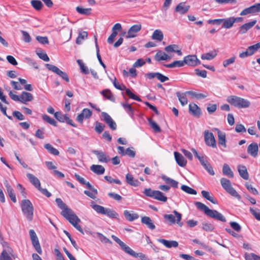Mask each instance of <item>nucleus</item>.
<instances>
[{
	"instance_id": "nucleus-2",
	"label": "nucleus",
	"mask_w": 260,
	"mask_h": 260,
	"mask_svg": "<svg viewBox=\"0 0 260 260\" xmlns=\"http://www.w3.org/2000/svg\"><path fill=\"white\" fill-rule=\"evenodd\" d=\"M194 205L198 209L203 211L206 215L210 217L222 222H225L226 221V218L221 213L217 210L210 209L203 203L200 202H196L194 203Z\"/></svg>"
},
{
	"instance_id": "nucleus-14",
	"label": "nucleus",
	"mask_w": 260,
	"mask_h": 260,
	"mask_svg": "<svg viewBox=\"0 0 260 260\" xmlns=\"http://www.w3.org/2000/svg\"><path fill=\"white\" fill-rule=\"evenodd\" d=\"M55 118L61 122H66L73 127H76L77 125L70 119L67 114H62L60 112H56L54 113Z\"/></svg>"
},
{
	"instance_id": "nucleus-36",
	"label": "nucleus",
	"mask_w": 260,
	"mask_h": 260,
	"mask_svg": "<svg viewBox=\"0 0 260 260\" xmlns=\"http://www.w3.org/2000/svg\"><path fill=\"white\" fill-rule=\"evenodd\" d=\"M125 178L126 182L128 184L134 186H137L139 185V181L137 179H135L132 175L128 173L126 175Z\"/></svg>"
},
{
	"instance_id": "nucleus-13",
	"label": "nucleus",
	"mask_w": 260,
	"mask_h": 260,
	"mask_svg": "<svg viewBox=\"0 0 260 260\" xmlns=\"http://www.w3.org/2000/svg\"><path fill=\"white\" fill-rule=\"evenodd\" d=\"M184 64L189 66L194 67L201 64L200 60L196 55H188L183 58Z\"/></svg>"
},
{
	"instance_id": "nucleus-54",
	"label": "nucleus",
	"mask_w": 260,
	"mask_h": 260,
	"mask_svg": "<svg viewBox=\"0 0 260 260\" xmlns=\"http://www.w3.org/2000/svg\"><path fill=\"white\" fill-rule=\"evenodd\" d=\"M148 122L149 125L153 129L154 131L156 133H159L161 131V129L159 125L151 119H148Z\"/></svg>"
},
{
	"instance_id": "nucleus-41",
	"label": "nucleus",
	"mask_w": 260,
	"mask_h": 260,
	"mask_svg": "<svg viewBox=\"0 0 260 260\" xmlns=\"http://www.w3.org/2000/svg\"><path fill=\"white\" fill-rule=\"evenodd\" d=\"M164 35L162 31L159 29H156L153 33L152 36V39L153 40H156L158 41H161L163 40Z\"/></svg>"
},
{
	"instance_id": "nucleus-59",
	"label": "nucleus",
	"mask_w": 260,
	"mask_h": 260,
	"mask_svg": "<svg viewBox=\"0 0 260 260\" xmlns=\"http://www.w3.org/2000/svg\"><path fill=\"white\" fill-rule=\"evenodd\" d=\"M248 14H254L252 6L244 9L240 13V15L245 16Z\"/></svg>"
},
{
	"instance_id": "nucleus-40",
	"label": "nucleus",
	"mask_w": 260,
	"mask_h": 260,
	"mask_svg": "<svg viewBox=\"0 0 260 260\" xmlns=\"http://www.w3.org/2000/svg\"><path fill=\"white\" fill-rule=\"evenodd\" d=\"M101 93L107 99L112 102H114L115 100V97L109 89L103 90L101 92Z\"/></svg>"
},
{
	"instance_id": "nucleus-30",
	"label": "nucleus",
	"mask_w": 260,
	"mask_h": 260,
	"mask_svg": "<svg viewBox=\"0 0 260 260\" xmlns=\"http://www.w3.org/2000/svg\"><path fill=\"white\" fill-rule=\"evenodd\" d=\"M189 8V6L186 5L185 3H179L176 7L175 11L181 14L186 13Z\"/></svg>"
},
{
	"instance_id": "nucleus-29",
	"label": "nucleus",
	"mask_w": 260,
	"mask_h": 260,
	"mask_svg": "<svg viewBox=\"0 0 260 260\" xmlns=\"http://www.w3.org/2000/svg\"><path fill=\"white\" fill-rule=\"evenodd\" d=\"M26 176L29 181L38 189L41 187L40 180L34 175L27 173Z\"/></svg>"
},
{
	"instance_id": "nucleus-58",
	"label": "nucleus",
	"mask_w": 260,
	"mask_h": 260,
	"mask_svg": "<svg viewBox=\"0 0 260 260\" xmlns=\"http://www.w3.org/2000/svg\"><path fill=\"white\" fill-rule=\"evenodd\" d=\"M259 48H260V42H258L254 45L249 46L247 49L248 50V51L250 53L251 55H252Z\"/></svg>"
},
{
	"instance_id": "nucleus-34",
	"label": "nucleus",
	"mask_w": 260,
	"mask_h": 260,
	"mask_svg": "<svg viewBox=\"0 0 260 260\" xmlns=\"http://www.w3.org/2000/svg\"><path fill=\"white\" fill-rule=\"evenodd\" d=\"M161 178L167 183L168 184H170L171 186L174 187V188H177L178 182L164 175H162L161 176Z\"/></svg>"
},
{
	"instance_id": "nucleus-64",
	"label": "nucleus",
	"mask_w": 260,
	"mask_h": 260,
	"mask_svg": "<svg viewBox=\"0 0 260 260\" xmlns=\"http://www.w3.org/2000/svg\"><path fill=\"white\" fill-rule=\"evenodd\" d=\"M179 47L177 45L172 44L166 46L165 48V50L168 53L175 52L176 48H178Z\"/></svg>"
},
{
	"instance_id": "nucleus-55",
	"label": "nucleus",
	"mask_w": 260,
	"mask_h": 260,
	"mask_svg": "<svg viewBox=\"0 0 260 260\" xmlns=\"http://www.w3.org/2000/svg\"><path fill=\"white\" fill-rule=\"evenodd\" d=\"M84 193L91 199H95L98 194V190L94 188L89 190H84Z\"/></svg>"
},
{
	"instance_id": "nucleus-44",
	"label": "nucleus",
	"mask_w": 260,
	"mask_h": 260,
	"mask_svg": "<svg viewBox=\"0 0 260 260\" xmlns=\"http://www.w3.org/2000/svg\"><path fill=\"white\" fill-rule=\"evenodd\" d=\"M202 196L207 199V200L210 201L211 203L216 204L217 203V201L214 199L213 196H210V193L206 190H202L201 192Z\"/></svg>"
},
{
	"instance_id": "nucleus-33",
	"label": "nucleus",
	"mask_w": 260,
	"mask_h": 260,
	"mask_svg": "<svg viewBox=\"0 0 260 260\" xmlns=\"http://www.w3.org/2000/svg\"><path fill=\"white\" fill-rule=\"evenodd\" d=\"M187 94L186 93V91L183 93H181L180 92H177L176 93V95L178 97L180 104L183 106L187 105L188 103V100L186 98Z\"/></svg>"
},
{
	"instance_id": "nucleus-53",
	"label": "nucleus",
	"mask_w": 260,
	"mask_h": 260,
	"mask_svg": "<svg viewBox=\"0 0 260 260\" xmlns=\"http://www.w3.org/2000/svg\"><path fill=\"white\" fill-rule=\"evenodd\" d=\"M130 250H131L132 252H129L128 253V254L131 255V256H132L134 257H140L141 260H147V258L146 255L145 254H143L142 253H136L132 248Z\"/></svg>"
},
{
	"instance_id": "nucleus-39",
	"label": "nucleus",
	"mask_w": 260,
	"mask_h": 260,
	"mask_svg": "<svg viewBox=\"0 0 260 260\" xmlns=\"http://www.w3.org/2000/svg\"><path fill=\"white\" fill-rule=\"evenodd\" d=\"M222 173L224 175H226L231 178H233L234 177V173L233 171L230 166L226 164H224L223 166Z\"/></svg>"
},
{
	"instance_id": "nucleus-32",
	"label": "nucleus",
	"mask_w": 260,
	"mask_h": 260,
	"mask_svg": "<svg viewBox=\"0 0 260 260\" xmlns=\"http://www.w3.org/2000/svg\"><path fill=\"white\" fill-rule=\"evenodd\" d=\"M90 170L97 175H102L104 173L105 169L104 167L99 165H92L90 167Z\"/></svg>"
},
{
	"instance_id": "nucleus-5",
	"label": "nucleus",
	"mask_w": 260,
	"mask_h": 260,
	"mask_svg": "<svg viewBox=\"0 0 260 260\" xmlns=\"http://www.w3.org/2000/svg\"><path fill=\"white\" fill-rule=\"evenodd\" d=\"M22 211L28 221H31L34 216V206L31 202L27 199L21 201Z\"/></svg>"
},
{
	"instance_id": "nucleus-56",
	"label": "nucleus",
	"mask_w": 260,
	"mask_h": 260,
	"mask_svg": "<svg viewBox=\"0 0 260 260\" xmlns=\"http://www.w3.org/2000/svg\"><path fill=\"white\" fill-rule=\"evenodd\" d=\"M251 214L257 220L260 221V210L258 208L250 207L249 209Z\"/></svg>"
},
{
	"instance_id": "nucleus-25",
	"label": "nucleus",
	"mask_w": 260,
	"mask_h": 260,
	"mask_svg": "<svg viewBox=\"0 0 260 260\" xmlns=\"http://www.w3.org/2000/svg\"><path fill=\"white\" fill-rule=\"evenodd\" d=\"M214 130L217 133L219 144L226 147L225 134L217 128H215Z\"/></svg>"
},
{
	"instance_id": "nucleus-24",
	"label": "nucleus",
	"mask_w": 260,
	"mask_h": 260,
	"mask_svg": "<svg viewBox=\"0 0 260 260\" xmlns=\"http://www.w3.org/2000/svg\"><path fill=\"white\" fill-rule=\"evenodd\" d=\"M121 105L127 114H128L132 118L134 119L135 109L132 107L131 105L128 104L127 102H125L121 103Z\"/></svg>"
},
{
	"instance_id": "nucleus-1",
	"label": "nucleus",
	"mask_w": 260,
	"mask_h": 260,
	"mask_svg": "<svg viewBox=\"0 0 260 260\" xmlns=\"http://www.w3.org/2000/svg\"><path fill=\"white\" fill-rule=\"evenodd\" d=\"M55 202L58 207L62 210L61 214L66 218L78 231L84 234L83 231L79 223L81 221L79 218L74 212L68 207L60 198H56Z\"/></svg>"
},
{
	"instance_id": "nucleus-4",
	"label": "nucleus",
	"mask_w": 260,
	"mask_h": 260,
	"mask_svg": "<svg viewBox=\"0 0 260 260\" xmlns=\"http://www.w3.org/2000/svg\"><path fill=\"white\" fill-rule=\"evenodd\" d=\"M226 101L231 105L239 109L248 108L250 105V102L247 100L236 95L228 96Z\"/></svg>"
},
{
	"instance_id": "nucleus-51",
	"label": "nucleus",
	"mask_w": 260,
	"mask_h": 260,
	"mask_svg": "<svg viewBox=\"0 0 260 260\" xmlns=\"http://www.w3.org/2000/svg\"><path fill=\"white\" fill-rule=\"evenodd\" d=\"M42 119L44 121L47 122V123L53 125L57 126L56 121L52 118L50 117L47 115L44 114L42 115Z\"/></svg>"
},
{
	"instance_id": "nucleus-23",
	"label": "nucleus",
	"mask_w": 260,
	"mask_h": 260,
	"mask_svg": "<svg viewBox=\"0 0 260 260\" xmlns=\"http://www.w3.org/2000/svg\"><path fill=\"white\" fill-rule=\"evenodd\" d=\"M33 100V96L31 93L25 91H23L20 95V102L23 104H26L28 102H30Z\"/></svg>"
},
{
	"instance_id": "nucleus-43",
	"label": "nucleus",
	"mask_w": 260,
	"mask_h": 260,
	"mask_svg": "<svg viewBox=\"0 0 260 260\" xmlns=\"http://www.w3.org/2000/svg\"><path fill=\"white\" fill-rule=\"evenodd\" d=\"M192 151L195 157H197L199 159L200 163L203 167L209 163L204 156H200L199 155L198 152L196 151V149H192Z\"/></svg>"
},
{
	"instance_id": "nucleus-35",
	"label": "nucleus",
	"mask_w": 260,
	"mask_h": 260,
	"mask_svg": "<svg viewBox=\"0 0 260 260\" xmlns=\"http://www.w3.org/2000/svg\"><path fill=\"white\" fill-rule=\"evenodd\" d=\"M123 215L125 218L129 221H133L139 218V215L137 214L131 213L128 210H124Z\"/></svg>"
},
{
	"instance_id": "nucleus-52",
	"label": "nucleus",
	"mask_w": 260,
	"mask_h": 260,
	"mask_svg": "<svg viewBox=\"0 0 260 260\" xmlns=\"http://www.w3.org/2000/svg\"><path fill=\"white\" fill-rule=\"evenodd\" d=\"M181 189L184 192L190 194L196 195L197 193V192L196 190L185 185H181Z\"/></svg>"
},
{
	"instance_id": "nucleus-7",
	"label": "nucleus",
	"mask_w": 260,
	"mask_h": 260,
	"mask_svg": "<svg viewBox=\"0 0 260 260\" xmlns=\"http://www.w3.org/2000/svg\"><path fill=\"white\" fill-rule=\"evenodd\" d=\"M220 183L223 188L232 196L240 200L241 196L232 187L231 181L226 178H222L220 179Z\"/></svg>"
},
{
	"instance_id": "nucleus-47",
	"label": "nucleus",
	"mask_w": 260,
	"mask_h": 260,
	"mask_svg": "<svg viewBox=\"0 0 260 260\" xmlns=\"http://www.w3.org/2000/svg\"><path fill=\"white\" fill-rule=\"evenodd\" d=\"M94 39H95V47H96V52L97 58L98 59V60H99L100 63L102 66V67L104 69H106V65L103 62V61L102 60L101 56V55L100 54V49H99V46H98V44L97 38L95 37H94Z\"/></svg>"
},
{
	"instance_id": "nucleus-49",
	"label": "nucleus",
	"mask_w": 260,
	"mask_h": 260,
	"mask_svg": "<svg viewBox=\"0 0 260 260\" xmlns=\"http://www.w3.org/2000/svg\"><path fill=\"white\" fill-rule=\"evenodd\" d=\"M88 33L87 31H83L80 32L79 34V36L77 37L76 43L77 44H81L82 43V41L85 38H87Z\"/></svg>"
},
{
	"instance_id": "nucleus-19",
	"label": "nucleus",
	"mask_w": 260,
	"mask_h": 260,
	"mask_svg": "<svg viewBox=\"0 0 260 260\" xmlns=\"http://www.w3.org/2000/svg\"><path fill=\"white\" fill-rule=\"evenodd\" d=\"M256 22V20H253L250 22L243 24L239 28V33L240 34H245L248 30L254 26Z\"/></svg>"
},
{
	"instance_id": "nucleus-48",
	"label": "nucleus",
	"mask_w": 260,
	"mask_h": 260,
	"mask_svg": "<svg viewBox=\"0 0 260 260\" xmlns=\"http://www.w3.org/2000/svg\"><path fill=\"white\" fill-rule=\"evenodd\" d=\"M77 62L78 64V65L80 67V69L81 70V71L82 73L86 75L89 74V70L87 66H86L84 63L83 62L82 60L81 59H78L77 60Z\"/></svg>"
},
{
	"instance_id": "nucleus-3",
	"label": "nucleus",
	"mask_w": 260,
	"mask_h": 260,
	"mask_svg": "<svg viewBox=\"0 0 260 260\" xmlns=\"http://www.w3.org/2000/svg\"><path fill=\"white\" fill-rule=\"evenodd\" d=\"M90 206L98 214L105 215L112 219H119L118 214L113 209L106 208L102 206L96 204L93 201L90 203Z\"/></svg>"
},
{
	"instance_id": "nucleus-45",
	"label": "nucleus",
	"mask_w": 260,
	"mask_h": 260,
	"mask_svg": "<svg viewBox=\"0 0 260 260\" xmlns=\"http://www.w3.org/2000/svg\"><path fill=\"white\" fill-rule=\"evenodd\" d=\"M44 147L48 150L49 153L53 155H58L59 153L57 149L53 147L51 144L49 143L45 144Z\"/></svg>"
},
{
	"instance_id": "nucleus-31",
	"label": "nucleus",
	"mask_w": 260,
	"mask_h": 260,
	"mask_svg": "<svg viewBox=\"0 0 260 260\" xmlns=\"http://www.w3.org/2000/svg\"><path fill=\"white\" fill-rule=\"evenodd\" d=\"M238 170L240 176L245 180H248L249 178V175L247 172V168L245 166L243 165H239L238 167Z\"/></svg>"
},
{
	"instance_id": "nucleus-9",
	"label": "nucleus",
	"mask_w": 260,
	"mask_h": 260,
	"mask_svg": "<svg viewBox=\"0 0 260 260\" xmlns=\"http://www.w3.org/2000/svg\"><path fill=\"white\" fill-rule=\"evenodd\" d=\"M45 67L48 70L55 73L56 74L60 76L62 79L66 81L69 82V78L67 74L61 71L56 66L53 64L47 63L45 64Z\"/></svg>"
},
{
	"instance_id": "nucleus-12",
	"label": "nucleus",
	"mask_w": 260,
	"mask_h": 260,
	"mask_svg": "<svg viewBox=\"0 0 260 260\" xmlns=\"http://www.w3.org/2000/svg\"><path fill=\"white\" fill-rule=\"evenodd\" d=\"M30 239L32 244L35 248L36 251L40 254H42V251L39 241L38 237L34 230H30L29 231Z\"/></svg>"
},
{
	"instance_id": "nucleus-63",
	"label": "nucleus",
	"mask_w": 260,
	"mask_h": 260,
	"mask_svg": "<svg viewBox=\"0 0 260 260\" xmlns=\"http://www.w3.org/2000/svg\"><path fill=\"white\" fill-rule=\"evenodd\" d=\"M104 178L105 179V180L107 181H108V182H109L110 183H116L117 184H119V185H121L122 183L120 180L116 179H113L111 176H105L104 177Z\"/></svg>"
},
{
	"instance_id": "nucleus-20",
	"label": "nucleus",
	"mask_w": 260,
	"mask_h": 260,
	"mask_svg": "<svg viewBox=\"0 0 260 260\" xmlns=\"http://www.w3.org/2000/svg\"><path fill=\"white\" fill-rule=\"evenodd\" d=\"M258 147L256 143L250 144L247 147V151L248 154L253 157L257 156L258 154Z\"/></svg>"
},
{
	"instance_id": "nucleus-11",
	"label": "nucleus",
	"mask_w": 260,
	"mask_h": 260,
	"mask_svg": "<svg viewBox=\"0 0 260 260\" xmlns=\"http://www.w3.org/2000/svg\"><path fill=\"white\" fill-rule=\"evenodd\" d=\"M30 239L32 244L35 248L36 251L40 254H42V251L39 241L38 237L34 230H30L29 231Z\"/></svg>"
},
{
	"instance_id": "nucleus-37",
	"label": "nucleus",
	"mask_w": 260,
	"mask_h": 260,
	"mask_svg": "<svg viewBox=\"0 0 260 260\" xmlns=\"http://www.w3.org/2000/svg\"><path fill=\"white\" fill-rule=\"evenodd\" d=\"M169 58V55L161 51H158L155 55V59L157 61L167 60Z\"/></svg>"
},
{
	"instance_id": "nucleus-8",
	"label": "nucleus",
	"mask_w": 260,
	"mask_h": 260,
	"mask_svg": "<svg viewBox=\"0 0 260 260\" xmlns=\"http://www.w3.org/2000/svg\"><path fill=\"white\" fill-rule=\"evenodd\" d=\"M173 213V214H165L164 215V219L168 221L170 224H174L176 223L180 226H182L183 223L181 222L182 218V215L176 210H174Z\"/></svg>"
},
{
	"instance_id": "nucleus-42",
	"label": "nucleus",
	"mask_w": 260,
	"mask_h": 260,
	"mask_svg": "<svg viewBox=\"0 0 260 260\" xmlns=\"http://www.w3.org/2000/svg\"><path fill=\"white\" fill-rule=\"evenodd\" d=\"M166 67L168 68H174L176 67H182L184 66L183 60H176L169 64H166L164 65Z\"/></svg>"
},
{
	"instance_id": "nucleus-16",
	"label": "nucleus",
	"mask_w": 260,
	"mask_h": 260,
	"mask_svg": "<svg viewBox=\"0 0 260 260\" xmlns=\"http://www.w3.org/2000/svg\"><path fill=\"white\" fill-rule=\"evenodd\" d=\"M92 152L94 154L99 162L102 163H107L111 160L110 157L104 151L101 150H94Z\"/></svg>"
},
{
	"instance_id": "nucleus-38",
	"label": "nucleus",
	"mask_w": 260,
	"mask_h": 260,
	"mask_svg": "<svg viewBox=\"0 0 260 260\" xmlns=\"http://www.w3.org/2000/svg\"><path fill=\"white\" fill-rule=\"evenodd\" d=\"M234 24L233 17H231L226 19L223 18V23L222 27L226 29L231 28Z\"/></svg>"
},
{
	"instance_id": "nucleus-27",
	"label": "nucleus",
	"mask_w": 260,
	"mask_h": 260,
	"mask_svg": "<svg viewBox=\"0 0 260 260\" xmlns=\"http://www.w3.org/2000/svg\"><path fill=\"white\" fill-rule=\"evenodd\" d=\"M13 250L10 247L3 250L0 255V260H12L10 254H12Z\"/></svg>"
},
{
	"instance_id": "nucleus-10",
	"label": "nucleus",
	"mask_w": 260,
	"mask_h": 260,
	"mask_svg": "<svg viewBox=\"0 0 260 260\" xmlns=\"http://www.w3.org/2000/svg\"><path fill=\"white\" fill-rule=\"evenodd\" d=\"M204 139L206 144L212 148L216 147V142L212 133L206 130L204 132Z\"/></svg>"
},
{
	"instance_id": "nucleus-61",
	"label": "nucleus",
	"mask_w": 260,
	"mask_h": 260,
	"mask_svg": "<svg viewBox=\"0 0 260 260\" xmlns=\"http://www.w3.org/2000/svg\"><path fill=\"white\" fill-rule=\"evenodd\" d=\"M202 228L206 232H212L213 231L214 227L211 223L204 222L202 223Z\"/></svg>"
},
{
	"instance_id": "nucleus-60",
	"label": "nucleus",
	"mask_w": 260,
	"mask_h": 260,
	"mask_svg": "<svg viewBox=\"0 0 260 260\" xmlns=\"http://www.w3.org/2000/svg\"><path fill=\"white\" fill-rule=\"evenodd\" d=\"M112 81L113 85L114 87L119 90H123L126 89V87L124 85H120L118 82H117V79L115 77H114V80H113L112 79H110Z\"/></svg>"
},
{
	"instance_id": "nucleus-22",
	"label": "nucleus",
	"mask_w": 260,
	"mask_h": 260,
	"mask_svg": "<svg viewBox=\"0 0 260 260\" xmlns=\"http://www.w3.org/2000/svg\"><path fill=\"white\" fill-rule=\"evenodd\" d=\"M111 237L114 241H115L117 243H118L120 247L125 252L128 254L129 252H132V251L130 250L131 249V248L126 245L124 242H123L120 239H119L116 236L112 235Z\"/></svg>"
},
{
	"instance_id": "nucleus-17",
	"label": "nucleus",
	"mask_w": 260,
	"mask_h": 260,
	"mask_svg": "<svg viewBox=\"0 0 260 260\" xmlns=\"http://www.w3.org/2000/svg\"><path fill=\"white\" fill-rule=\"evenodd\" d=\"M142 28V25L140 24H135L132 26L127 31V34L126 36V38H132L137 36V34L138 32Z\"/></svg>"
},
{
	"instance_id": "nucleus-46",
	"label": "nucleus",
	"mask_w": 260,
	"mask_h": 260,
	"mask_svg": "<svg viewBox=\"0 0 260 260\" xmlns=\"http://www.w3.org/2000/svg\"><path fill=\"white\" fill-rule=\"evenodd\" d=\"M30 4L32 7L37 11H40L43 7L42 3L39 0H31Z\"/></svg>"
},
{
	"instance_id": "nucleus-57",
	"label": "nucleus",
	"mask_w": 260,
	"mask_h": 260,
	"mask_svg": "<svg viewBox=\"0 0 260 260\" xmlns=\"http://www.w3.org/2000/svg\"><path fill=\"white\" fill-rule=\"evenodd\" d=\"M217 54L214 53L213 52H209L207 53H205L202 55L201 58L202 59L211 60L213 59Z\"/></svg>"
},
{
	"instance_id": "nucleus-18",
	"label": "nucleus",
	"mask_w": 260,
	"mask_h": 260,
	"mask_svg": "<svg viewBox=\"0 0 260 260\" xmlns=\"http://www.w3.org/2000/svg\"><path fill=\"white\" fill-rule=\"evenodd\" d=\"M189 112L195 117H199L202 113L200 108L194 103L189 105Z\"/></svg>"
},
{
	"instance_id": "nucleus-50",
	"label": "nucleus",
	"mask_w": 260,
	"mask_h": 260,
	"mask_svg": "<svg viewBox=\"0 0 260 260\" xmlns=\"http://www.w3.org/2000/svg\"><path fill=\"white\" fill-rule=\"evenodd\" d=\"M77 12L82 15H88L91 13V8H83L81 7H77L76 8Z\"/></svg>"
},
{
	"instance_id": "nucleus-15",
	"label": "nucleus",
	"mask_w": 260,
	"mask_h": 260,
	"mask_svg": "<svg viewBox=\"0 0 260 260\" xmlns=\"http://www.w3.org/2000/svg\"><path fill=\"white\" fill-rule=\"evenodd\" d=\"M102 120L104 121L112 130H115L117 128L116 122L107 113L103 112L101 113Z\"/></svg>"
},
{
	"instance_id": "nucleus-28",
	"label": "nucleus",
	"mask_w": 260,
	"mask_h": 260,
	"mask_svg": "<svg viewBox=\"0 0 260 260\" xmlns=\"http://www.w3.org/2000/svg\"><path fill=\"white\" fill-rule=\"evenodd\" d=\"M141 222L142 223L145 224L148 228L153 230L155 229V226L153 223L152 219L148 216H144L141 218Z\"/></svg>"
},
{
	"instance_id": "nucleus-21",
	"label": "nucleus",
	"mask_w": 260,
	"mask_h": 260,
	"mask_svg": "<svg viewBox=\"0 0 260 260\" xmlns=\"http://www.w3.org/2000/svg\"><path fill=\"white\" fill-rule=\"evenodd\" d=\"M174 156L177 164L180 167H184L186 165L187 161L183 156L178 152H174Z\"/></svg>"
},
{
	"instance_id": "nucleus-26",
	"label": "nucleus",
	"mask_w": 260,
	"mask_h": 260,
	"mask_svg": "<svg viewBox=\"0 0 260 260\" xmlns=\"http://www.w3.org/2000/svg\"><path fill=\"white\" fill-rule=\"evenodd\" d=\"M158 241L169 248H171L172 247H177L178 246V243L176 241H169L163 239H158Z\"/></svg>"
},
{
	"instance_id": "nucleus-6",
	"label": "nucleus",
	"mask_w": 260,
	"mask_h": 260,
	"mask_svg": "<svg viewBox=\"0 0 260 260\" xmlns=\"http://www.w3.org/2000/svg\"><path fill=\"white\" fill-rule=\"evenodd\" d=\"M144 194L149 197L153 198L159 201L166 202L168 198L164 193L159 190H152L151 188H146L143 191Z\"/></svg>"
},
{
	"instance_id": "nucleus-62",
	"label": "nucleus",
	"mask_w": 260,
	"mask_h": 260,
	"mask_svg": "<svg viewBox=\"0 0 260 260\" xmlns=\"http://www.w3.org/2000/svg\"><path fill=\"white\" fill-rule=\"evenodd\" d=\"M125 92L126 94L129 97V98L136 100L137 101H141V99L136 95H135V94H134L129 89H125Z\"/></svg>"
}]
</instances>
